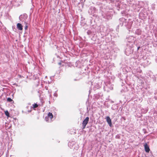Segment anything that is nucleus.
<instances>
[{
  "instance_id": "obj_1",
  "label": "nucleus",
  "mask_w": 157,
  "mask_h": 157,
  "mask_svg": "<svg viewBox=\"0 0 157 157\" xmlns=\"http://www.w3.org/2000/svg\"><path fill=\"white\" fill-rule=\"evenodd\" d=\"M53 115L51 113H49L47 116L45 117V120L48 122H51L52 121V119L53 118Z\"/></svg>"
},
{
  "instance_id": "obj_2",
  "label": "nucleus",
  "mask_w": 157,
  "mask_h": 157,
  "mask_svg": "<svg viewBox=\"0 0 157 157\" xmlns=\"http://www.w3.org/2000/svg\"><path fill=\"white\" fill-rule=\"evenodd\" d=\"M89 121V117H87L84 120L82 123V129H84L86 127Z\"/></svg>"
},
{
  "instance_id": "obj_3",
  "label": "nucleus",
  "mask_w": 157,
  "mask_h": 157,
  "mask_svg": "<svg viewBox=\"0 0 157 157\" xmlns=\"http://www.w3.org/2000/svg\"><path fill=\"white\" fill-rule=\"evenodd\" d=\"M106 121L110 127L111 126L112 124L111 120L109 116H107L106 117Z\"/></svg>"
},
{
  "instance_id": "obj_4",
  "label": "nucleus",
  "mask_w": 157,
  "mask_h": 157,
  "mask_svg": "<svg viewBox=\"0 0 157 157\" xmlns=\"http://www.w3.org/2000/svg\"><path fill=\"white\" fill-rule=\"evenodd\" d=\"M144 148L145 151L146 152L149 153L150 151V149L149 148V147L147 145V144L146 143L144 145Z\"/></svg>"
},
{
  "instance_id": "obj_5",
  "label": "nucleus",
  "mask_w": 157,
  "mask_h": 157,
  "mask_svg": "<svg viewBox=\"0 0 157 157\" xmlns=\"http://www.w3.org/2000/svg\"><path fill=\"white\" fill-rule=\"evenodd\" d=\"M17 28L20 30H22L23 29V26L21 24L18 23L17 24Z\"/></svg>"
},
{
  "instance_id": "obj_6",
  "label": "nucleus",
  "mask_w": 157,
  "mask_h": 157,
  "mask_svg": "<svg viewBox=\"0 0 157 157\" xmlns=\"http://www.w3.org/2000/svg\"><path fill=\"white\" fill-rule=\"evenodd\" d=\"M5 113L7 117H10V114L8 112V111L6 110L5 111Z\"/></svg>"
},
{
  "instance_id": "obj_7",
  "label": "nucleus",
  "mask_w": 157,
  "mask_h": 157,
  "mask_svg": "<svg viewBox=\"0 0 157 157\" xmlns=\"http://www.w3.org/2000/svg\"><path fill=\"white\" fill-rule=\"evenodd\" d=\"M33 109L37 107L38 106V105L37 104L35 103L34 104H33Z\"/></svg>"
},
{
  "instance_id": "obj_8",
  "label": "nucleus",
  "mask_w": 157,
  "mask_h": 157,
  "mask_svg": "<svg viewBox=\"0 0 157 157\" xmlns=\"http://www.w3.org/2000/svg\"><path fill=\"white\" fill-rule=\"evenodd\" d=\"M12 101V99L10 98H7V101L8 102H10Z\"/></svg>"
},
{
  "instance_id": "obj_9",
  "label": "nucleus",
  "mask_w": 157,
  "mask_h": 157,
  "mask_svg": "<svg viewBox=\"0 0 157 157\" xmlns=\"http://www.w3.org/2000/svg\"><path fill=\"white\" fill-rule=\"evenodd\" d=\"M28 28V26L27 25H26L25 26V30L27 29Z\"/></svg>"
},
{
  "instance_id": "obj_10",
  "label": "nucleus",
  "mask_w": 157,
  "mask_h": 157,
  "mask_svg": "<svg viewBox=\"0 0 157 157\" xmlns=\"http://www.w3.org/2000/svg\"><path fill=\"white\" fill-rule=\"evenodd\" d=\"M140 48V47H139L138 48H137V50H139V49Z\"/></svg>"
},
{
  "instance_id": "obj_11",
  "label": "nucleus",
  "mask_w": 157,
  "mask_h": 157,
  "mask_svg": "<svg viewBox=\"0 0 157 157\" xmlns=\"http://www.w3.org/2000/svg\"><path fill=\"white\" fill-rule=\"evenodd\" d=\"M59 64L60 65L61 64V63H59Z\"/></svg>"
}]
</instances>
